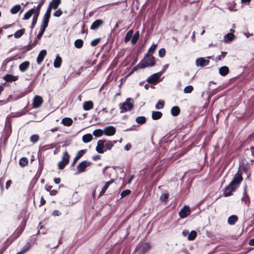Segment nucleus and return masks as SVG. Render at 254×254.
Instances as JSON below:
<instances>
[{
	"instance_id": "obj_1",
	"label": "nucleus",
	"mask_w": 254,
	"mask_h": 254,
	"mask_svg": "<svg viewBox=\"0 0 254 254\" xmlns=\"http://www.w3.org/2000/svg\"><path fill=\"white\" fill-rule=\"evenodd\" d=\"M243 181V177L240 173L237 172L234 176L233 179L230 184L225 187L223 191V194L225 196H229L232 194V192L234 191L238 188L239 185Z\"/></svg>"
},
{
	"instance_id": "obj_2",
	"label": "nucleus",
	"mask_w": 254,
	"mask_h": 254,
	"mask_svg": "<svg viewBox=\"0 0 254 254\" xmlns=\"http://www.w3.org/2000/svg\"><path fill=\"white\" fill-rule=\"evenodd\" d=\"M155 64V59L153 57H149L148 54L146 55L140 62L135 66L133 69H141L146 67L152 66Z\"/></svg>"
},
{
	"instance_id": "obj_3",
	"label": "nucleus",
	"mask_w": 254,
	"mask_h": 254,
	"mask_svg": "<svg viewBox=\"0 0 254 254\" xmlns=\"http://www.w3.org/2000/svg\"><path fill=\"white\" fill-rule=\"evenodd\" d=\"M36 14V9L35 6H34L32 8L29 9L28 11H27L24 15L23 17L22 18V20H27L30 19L32 15H33L32 17V21L31 23V29H33L35 26L38 17L40 15V13L38 14V15L35 16V14Z\"/></svg>"
},
{
	"instance_id": "obj_4",
	"label": "nucleus",
	"mask_w": 254,
	"mask_h": 254,
	"mask_svg": "<svg viewBox=\"0 0 254 254\" xmlns=\"http://www.w3.org/2000/svg\"><path fill=\"white\" fill-rule=\"evenodd\" d=\"M133 100L128 98L120 106L121 113H125L131 110L133 107Z\"/></svg>"
},
{
	"instance_id": "obj_5",
	"label": "nucleus",
	"mask_w": 254,
	"mask_h": 254,
	"mask_svg": "<svg viewBox=\"0 0 254 254\" xmlns=\"http://www.w3.org/2000/svg\"><path fill=\"white\" fill-rule=\"evenodd\" d=\"M91 164L92 163L90 162L87 161H82L77 166V173L79 174L84 172L86 168Z\"/></svg>"
},
{
	"instance_id": "obj_6",
	"label": "nucleus",
	"mask_w": 254,
	"mask_h": 254,
	"mask_svg": "<svg viewBox=\"0 0 254 254\" xmlns=\"http://www.w3.org/2000/svg\"><path fill=\"white\" fill-rule=\"evenodd\" d=\"M161 76L160 73L157 72L149 76L147 81L151 84H156L159 81V78Z\"/></svg>"
},
{
	"instance_id": "obj_7",
	"label": "nucleus",
	"mask_w": 254,
	"mask_h": 254,
	"mask_svg": "<svg viewBox=\"0 0 254 254\" xmlns=\"http://www.w3.org/2000/svg\"><path fill=\"white\" fill-rule=\"evenodd\" d=\"M43 103V100L42 98L40 96L36 95L33 100V107L34 108H38L42 105Z\"/></svg>"
},
{
	"instance_id": "obj_8",
	"label": "nucleus",
	"mask_w": 254,
	"mask_h": 254,
	"mask_svg": "<svg viewBox=\"0 0 254 254\" xmlns=\"http://www.w3.org/2000/svg\"><path fill=\"white\" fill-rule=\"evenodd\" d=\"M190 213V207L188 206H185L180 210L179 213V216L182 218H185L189 216Z\"/></svg>"
},
{
	"instance_id": "obj_9",
	"label": "nucleus",
	"mask_w": 254,
	"mask_h": 254,
	"mask_svg": "<svg viewBox=\"0 0 254 254\" xmlns=\"http://www.w3.org/2000/svg\"><path fill=\"white\" fill-rule=\"evenodd\" d=\"M209 61L204 58H199L196 60L195 65L196 66L204 67L208 65Z\"/></svg>"
},
{
	"instance_id": "obj_10",
	"label": "nucleus",
	"mask_w": 254,
	"mask_h": 254,
	"mask_svg": "<svg viewBox=\"0 0 254 254\" xmlns=\"http://www.w3.org/2000/svg\"><path fill=\"white\" fill-rule=\"evenodd\" d=\"M104 140H99L97 142V146L96 147V150L99 153H103L105 151H106V149H104Z\"/></svg>"
},
{
	"instance_id": "obj_11",
	"label": "nucleus",
	"mask_w": 254,
	"mask_h": 254,
	"mask_svg": "<svg viewBox=\"0 0 254 254\" xmlns=\"http://www.w3.org/2000/svg\"><path fill=\"white\" fill-rule=\"evenodd\" d=\"M103 130L104 134L107 136H112L114 135L116 132V128L112 126L105 127Z\"/></svg>"
},
{
	"instance_id": "obj_12",
	"label": "nucleus",
	"mask_w": 254,
	"mask_h": 254,
	"mask_svg": "<svg viewBox=\"0 0 254 254\" xmlns=\"http://www.w3.org/2000/svg\"><path fill=\"white\" fill-rule=\"evenodd\" d=\"M48 24H49V23L42 21V23L41 25L40 30L39 32V33L38 34L37 37L38 39H40L41 38V37H42L45 31L46 28L48 26Z\"/></svg>"
},
{
	"instance_id": "obj_13",
	"label": "nucleus",
	"mask_w": 254,
	"mask_h": 254,
	"mask_svg": "<svg viewBox=\"0 0 254 254\" xmlns=\"http://www.w3.org/2000/svg\"><path fill=\"white\" fill-rule=\"evenodd\" d=\"M52 9L53 8L49 4L46 12L44 15L42 21L49 23L50 18L51 17V13Z\"/></svg>"
},
{
	"instance_id": "obj_14",
	"label": "nucleus",
	"mask_w": 254,
	"mask_h": 254,
	"mask_svg": "<svg viewBox=\"0 0 254 254\" xmlns=\"http://www.w3.org/2000/svg\"><path fill=\"white\" fill-rule=\"evenodd\" d=\"M46 54L47 52L46 50H42L40 52L37 58V63L38 64H40L41 63L46 56Z\"/></svg>"
},
{
	"instance_id": "obj_15",
	"label": "nucleus",
	"mask_w": 254,
	"mask_h": 254,
	"mask_svg": "<svg viewBox=\"0 0 254 254\" xmlns=\"http://www.w3.org/2000/svg\"><path fill=\"white\" fill-rule=\"evenodd\" d=\"M30 66V63L28 61H25L21 63L19 66V70L21 72H25L26 71L28 68Z\"/></svg>"
},
{
	"instance_id": "obj_16",
	"label": "nucleus",
	"mask_w": 254,
	"mask_h": 254,
	"mask_svg": "<svg viewBox=\"0 0 254 254\" xmlns=\"http://www.w3.org/2000/svg\"><path fill=\"white\" fill-rule=\"evenodd\" d=\"M85 153V151L84 150H80L78 151L76 156L74 158L73 162L71 164V166H74L76 162L84 155Z\"/></svg>"
},
{
	"instance_id": "obj_17",
	"label": "nucleus",
	"mask_w": 254,
	"mask_h": 254,
	"mask_svg": "<svg viewBox=\"0 0 254 254\" xmlns=\"http://www.w3.org/2000/svg\"><path fill=\"white\" fill-rule=\"evenodd\" d=\"M103 21L101 19H97L95 20L91 25V29L92 30L97 29L101 25H102Z\"/></svg>"
},
{
	"instance_id": "obj_18",
	"label": "nucleus",
	"mask_w": 254,
	"mask_h": 254,
	"mask_svg": "<svg viewBox=\"0 0 254 254\" xmlns=\"http://www.w3.org/2000/svg\"><path fill=\"white\" fill-rule=\"evenodd\" d=\"M18 78V76H14L11 74H6L3 76V79L7 82L16 81Z\"/></svg>"
},
{
	"instance_id": "obj_19",
	"label": "nucleus",
	"mask_w": 254,
	"mask_h": 254,
	"mask_svg": "<svg viewBox=\"0 0 254 254\" xmlns=\"http://www.w3.org/2000/svg\"><path fill=\"white\" fill-rule=\"evenodd\" d=\"M93 107V103L91 101L85 102L83 104V108L85 111H89Z\"/></svg>"
},
{
	"instance_id": "obj_20",
	"label": "nucleus",
	"mask_w": 254,
	"mask_h": 254,
	"mask_svg": "<svg viewBox=\"0 0 254 254\" xmlns=\"http://www.w3.org/2000/svg\"><path fill=\"white\" fill-rule=\"evenodd\" d=\"M229 72V69L227 66H221L219 69V74L223 76L226 75Z\"/></svg>"
},
{
	"instance_id": "obj_21",
	"label": "nucleus",
	"mask_w": 254,
	"mask_h": 254,
	"mask_svg": "<svg viewBox=\"0 0 254 254\" xmlns=\"http://www.w3.org/2000/svg\"><path fill=\"white\" fill-rule=\"evenodd\" d=\"M235 38L234 34L228 33L224 37V41L225 43H229L233 41Z\"/></svg>"
},
{
	"instance_id": "obj_22",
	"label": "nucleus",
	"mask_w": 254,
	"mask_h": 254,
	"mask_svg": "<svg viewBox=\"0 0 254 254\" xmlns=\"http://www.w3.org/2000/svg\"><path fill=\"white\" fill-rule=\"evenodd\" d=\"M61 3V0H52L49 3L52 8L57 9Z\"/></svg>"
},
{
	"instance_id": "obj_23",
	"label": "nucleus",
	"mask_w": 254,
	"mask_h": 254,
	"mask_svg": "<svg viewBox=\"0 0 254 254\" xmlns=\"http://www.w3.org/2000/svg\"><path fill=\"white\" fill-rule=\"evenodd\" d=\"M162 113L160 111H152V118L154 120H157L162 117Z\"/></svg>"
},
{
	"instance_id": "obj_24",
	"label": "nucleus",
	"mask_w": 254,
	"mask_h": 254,
	"mask_svg": "<svg viewBox=\"0 0 254 254\" xmlns=\"http://www.w3.org/2000/svg\"><path fill=\"white\" fill-rule=\"evenodd\" d=\"M73 123L72 120L70 118H64L62 120V123L65 126L69 127L72 125Z\"/></svg>"
},
{
	"instance_id": "obj_25",
	"label": "nucleus",
	"mask_w": 254,
	"mask_h": 254,
	"mask_svg": "<svg viewBox=\"0 0 254 254\" xmlns=\"http://www.w3.org/2000/svg\"><path fill=\"white\" fill-rule=\"evenodd\" d=\"M104 141H105V148H106L105 149H106V150L111 149V148L113 146L114 143H115L116 142V141H112L106 140H104Z\"/></svg>"
},
{
	"instance_id": "obj_26",
	"label": "nucleus",
	"mask_w": 254,
	"mask_h": 254,
	"mask_svg": "<svg viewBox=\"0 0 254 254\" xmlns=\"http://www.w3.org/2000/svg\"><path fill=\"white\" fill-rule=\"evenodd\" d=\"M113 180H111L108 182H107L105 184V185H104V186L103 187V188H102L100 193V195H102L103 194H104V193H105V192L106 191V190H107V189L108 188V187H109V186L112 184L113 183Z\"/></svg>"
},
{
	"instance_id": "obj_27",
	"label": "nucleus",
	"mask_w": 254,
	"mask_h": 254,
	"mask_svg": "<svg viewBox=\"0 0 254 254\" xmlns=\"http://www.w3.org/2000/svg\"><path fill=\"white\" fill-rule=\"evenodd\" d=\"M62 62V58L59 56H57L54 62V66L56 68H59L61 66Z\"/></svg>"
},
{
	"instance_id": "obj_28",
	"label": "nucleus",
	"mask_w": 254,
	"mask_h": 254,
	"mask_svg": "<svg viewBox=\"0 0 254 254\" xmlns=\"http://www.w3.org/2000/svg\"><path fill=\"white\" fill-rule=\"evenodd\" d=\"M238 220V217L236 215H233L230 216L228 219V223L230 225H234Z\"/></svg>"
},
{
	"instance_id": "obj_29",
	"label": "nucleus",
	"mask_w": 254,
	"mask_h": 254,
	"mask_svg": "<svg viewBox=\"0 0 254 254\" xmlns=\"http://www.w3.org/2000/svg\"><path fill=\"white\" fill-rule=\"evenodd\" d=\"M171 114L173 116H177L180 113V108L178 106H174L171 110Z\"/></svg>"
},
{
	"instance_id": "obj_30",
	"label": "nucleus",
	"mask_w": 254,
	"mask_h": 254,
	"mask_svg": "<svg viewBox=\"0 0 254 254\" xmlns=\"http://www.w3.org/2000/svg\"><path fill=\"white\" fill-rule=\"evenodd\" d=\"M92 135L90 133L85 134L82 136V140L85 143H88L90 142L92 139Z\"/></svg>"
},
{
	"instance_id": "obj_31",
	"label": "nucleus",
	"mask_w": 254,
	"mask_h": 254,
	"mask_svg": "<svg viewBox=\"0 0 254 254\" xmlns=\"http://www.w3.org/2000/svg\"><path fill=\"white\" fill-rule=\"evenodd\" d=\"M21 5L20 4H16L13 6L10 9V12L15 14H16L21 9Z\"/></svg>"
},
{
	"instance_id": "obj_32",
	"label": "nucleus",
	"mask_w": 254,
	"mask_h": 254,
	"mask_svg": "<svg viewBox=\"0 0 254 254\" xmlns=\"http://www.w3.org/2000/svg\"><path fill=\"white\" fill-rule=\"evenodd\" d=\"M133 33V30H130L127 32V33L126 34V37L125 38V41L126 43H127L130 41V40L131 39V38L132 37Z\"/></svg>"
},
{
	"instance_id": "obj_33",
	"label": "nucleus",
	"mask_w": 254,
	"mask_h": 254,
	"mask_svg": "<svg viewBox=\"0 0 254 254\" xmlns=\"http://www.w3.org/2000/svg\"><path fill=\"white\" fill-rule=\"evenodd\" d=\"M242 201L246 204H248L250 202L249 196L248 195L246 191V187L244 188V191L243 192V197L242 198Z\"/></svg>"
},
{
	"instance_id": "obj_34",
	"label": "nucleus",
	"mask_w": 254,
	"mask_h": 254,
	"mask_svg": "<svg viewBox=\"0 0 254 254\" xmlns=\"http://www.w3.org/2000/svg\"><path fill=\"white\" fill-rule=\"evenodd\" d=\"M44 3V0H40L39 2L38 5L37 6H35V9H36V14H35V16H37L38 14L40 13L41 8L42 7V5H43Z\"/></svg>"
},
{
	"instance_id": "obj_35",
	"label": "nucleus",
	"mask_w": 254,
	"mask_h": 254,
	"mask_svg": "<svg viewBox=\"0 0 254 254\" xmlns=\"http://www.w3.org/2000/svg\"><path fill=\"white\" fill-rule=\"evenodd\" d=\"M146 121V118L144 116L137 117L135 119L136 122L141 125L144 124Z\"/></svg>"
},
{
	"instance_id": "obj_36",
	"label": "nucleus",
	"mask_w": 254,
	"mask_h": 254,
	"mask_svg": "<svg viewBox=\"0 0 254 254\" xmlns=\"http://www.w3.org/2000/svg\"><path fill=\"white\" fill-rule=\"evenodd\" d=\"M104 134V130L101 129H97L94 130L93 134L96 137H100Z\"/></svg>"
},
{
	"instance_id": "obj_37",
	"label": "nucleus",
	"mask_w": 254,
	"mask_h": 254,
	"mask_svg": "<svg viewBox=\"0 0 254 254\" xmlns=\"http://www.w3.org/2000/svg\"><path fill=\"white\" fill-rule=\"evenodd\" d=\"M69 156L67 153V152L65 151L63 155L62 156V160L63 162H64V163L68 164L69 162Z\"/></svg>"
},
{
	"instance_id": "obj_38",
	"label": "nucleus",
	"mask_w": 254,
	"mask_h": 254,
	"mask_svg": "<svg viewBox=\"0 0 254 254\" xmlns=\"http://www.w3.org/2000/svg\"><path fill=\"white\" fill-rule=\"evenodd\" d=\"M74 46L78 48H81L83 46V41L81 39H77L74 42Z\"/></svg>"
},
{
	"instance_id": "obj_39",
	"label": "nucleus",
	"mask_w": 254,
	"mask_h": 254,
	"mask_svg": "<svg viewBox=\"0 0 254 254\" xmlns=\"http://www.w3.org/2000/svg\"><path fill=\"white\" fill-rule=\"evenodd\" d=\"M139 37V32L138 31H137L133 35V37L131 39V43L133 45L135 44L136 43Z\"/></svg>"
},
{
	"instance_id": "obj_40",
	"label": "nucleus",
	"mask_w": 254,
	"mask_h": 254,
	"mask_svg": "<svg viewBox=\"0 0 254 254\" xmlns=\"http://www.w3.org/2000/svg\"><path fill=\"white\" fill-rule=\"evenodd\" d=\"M53 187L51 186H49L46 187V190L50 192V194L51 195H55L57 194L58 191L55 190H52Z\"/></svg>"
},
{
	"instance_id": "obj_41",
	"label": "nucleus",
	"mask_w": 254,
	"mask_h": 254,
	"mask_svg": "<svg viewBox=\"0 0 254 254\" xmlns=\"http://www.w3.org/2000/svg\"><path fill=\"white\" fill-rule=\"evenodd\" d=\"M25 31L24 29H21L17 31L14 34V37L16 38H20L22 36Z\"/></svg>"
},
{
	"instance_id": "obj_42",
	"label": "nucleus",
	"mask_w": 254,
	"mask_h": 254,
	"mask_svg": "<svg viewBox=\"0 0 254 254\" xmlns=\"http://www.w3.org/2000/svg\"><path fill=\"white\" fill-rule=\"evenodd\" d=\"M164 106V101L163 100H159L155 105V108L156 109H162Z\"/></svg>"
},
{
	"instance_id": "obj_43",
	"label": "nucleus",
	"mask_w": 254,
	"mask_h": 254,
	"mask_svg": "<svg viewBox=\"0 0 254 254\" xmlns=\"http://www.w3.org/2000/svg\"><path fill=\"white\" fill-rule=\"evenodd\" d=\"M39 139V135L37 134H33L30 138V141L33 143L37 142Z\"/></svg>"
},
{
	"instance_id": "obj_44",
	"label": "nucleus",
	"mask_w": 254,
	"mask_h": 254,
	"mask_svg": "<svg viewBox=\"0 0 254 254\" xmlns=\"http://www.w3.org/2000/svg\"><path fill=\"white\" fill-rule=\"evenodd\" d=\"M28 163V160L26 158H21L19 161V164L20 166L23 167L26 166Z\"/></svg>"
},
{
	"instance_id": "obj_45",
	"label": "nucleus",
	"mask_w": 254,
	"mask_h": 254,
	"mask_svg": "<svg viewBox=\"0 0 254 254\" xmlns=\"http://www.w3.org/2000/svg\"><path fill=\"white\" fill-rule=\"evenodd\" d=\"M193 87L192 85H188L185 87L184 92L185 93H190L193 91Z\"/></svg>"
},
{
	"instance_id": "obj_46",
	"label": "nucleus",
	"mask_w": 254,
	"mask_h": 254,
	"mask_svg": "<svg viewBox=\"0 0 254 254\" xmlns=\"http://www.w3.org/2000/svg\"><path fill=\"white\" fill-rule=\"evenodd\" d=\"M196 237V233L195 231H191L188 236V239L189 240L192 241Z\"/></svg>"
},
{
	"instance_id": "obj_47",
	"label": "nucleus",
	"mask_w": 254,
	"mask_h": 254,
	"mask_svg": "<svg viewBox=\"0 0 254 254\" xmlns=\"http://www.w3.org/2000/svg\"><path fill=\"white\" fill-rule=\"evenodd\" d=\"M227 54V52H221V55H218L215 59V61L217 62V61H221L222 59H223L224 58H225V57L226 56Z\"/></svg>"
},
{
	"instance_id": "obj_48",
	"label": "nucleus",
	"mask_w": 254,
	"mask_h": 254,
	"mask_svg": "<svg viewBox=\"0 0 254 254\" xmlns=\"http://www.w3.org/2000/svg\"><path fill=\"white\" fill-rule=\"evenodd\" d=\"M149 248H150V246H149V244H148L147 243H144L142 245V247H141L142 251L143 252H146L149 249Z\"/></svg>"
},
{
	"instance_id": "obj_49",
	"label": "nucleus",
	"mask_w": 254,
	"mask_h": 254,
	"mask_svg": "<svg viewBox=\"0 0 254 254\" xmlns=\"http://www.w3.org/2000/svg\"><path fill=\"white\" fill-rule=\"evenodd\" d=\"M31 247V244L29 242H27L25 246L22 248L21 252L23 253L27 251Z\"/></svg>"
},
{
	"instance_id": "obj_50",
	"label": "nucleus",
	"mask_w": 254,
	"mask_h": 254,
	"mask_svg": "<svg viewBox=\"0 0 254 254\" xmlns=\"http://www.w3.org/2000/svg\"><path fill=\"white\" fill-rule=\"evenodd\" d=\"M100 41V38L95 39L91 42L90 44L92 46H93V47L96 46V45H97L98 44Z\"/></svg>"
},
{
	"instance_id": "obj_51",
	"label": "nucleus",
	"mask_w": 254,
	"mask_h": 254,
	"mask_svg": "<svg viewBox=\"0 0 254 254\" xmlns=\"http://www.w3.org/2000/svg\"><path fill=\"white\" fill-rule=\"evenodd\" d=\"M130 193V190H125L123 191L121 194V198L125 197L126 196L128 195Z\"/></svg>"
},
{
	"instance_id": "obj_52",
	"label": "nucleus",
	"mask_w": 254,
	"mask_h": 254,
	"mask_svg": "<svg viewBox=\"0 0 254 254\" xmlns=\"http://www.w3.org/2000/svg\"><path fill=\"white\" fill-rule=\"evenodd\" d=\"M62 14L63 11L61 10V9H59L54 13L53 15L55 17H59L61 16L62 15Z\"/></svg>"
},
{
	"instance_id": "obj_53",
	"label": "nucleus",
	"mask_w": 254,
	"mask_h": 254,
	"mask_svg": "<svg viewBox=\"0 0 254 254\" xmlns=\"http://www.w3.org/2000/svg\"><path fill=\"white\" fill-rule=\"evenodd\" d=\"M165 53H166L165 49L164 48H161L159 51V56L160 58H163L165 55Z\"/></svg>"
},
{
	"instance_id": "obj_54",
	"label": "nucleus",
	"mask_w": 254,
	"mask_h": 254,
	"mask_svg": "<svg viewBox=\"0 0 254 254\" xmlns=\"http://www.w3.org/2000/svg\"><path fill=\"white\" fill-rule=\"evenodd\" d=\"M67 163H64L63 161H61L58 163V167L59 169L62 170L64 168V167L67 165Z\"/></svg>"
},
{
	"instance_id": "obj_55",
	"label": "nucleus",
	"mask_w": 254,
	"mask_h": 254,
	"mask_svg": "<svg viewBox=\"0 0 254 254\" xmlns=\"http://www.w3.org/2000/svg\"><path fill=\"white\" fill-rule=\"evenodd\" d=\"M157 48V44H153L149 49L148 52H154Z\"/></svg>"
},
{
	"instance_id": "obj_56",
	"label": "nucleus",
	"mask_w": 254,
	"mask_h": 254,
	"mask_svg": "<svg viewBox=\"0 0 254 254\" xmlns=\"http://www.w3.org/2000/svg\"><path fill=\"white\" fill-rule=\"evenodd\" d=\"M168 198V195L167 193L163 194L161 196V199L164 201H166Z\"/></svg>"
},
{
	"instance_id": "obj_57",
	"label": "nucleus",
	"mask_w": 254,
	"mask_h": 254,
	"mask_svg": "<svg viewBox=\"0 0 254 254\" xmlns=\"http://www.w3.org/2000/svg\"><path fill=\"white\" fill-rule=\"evenodd\" d=\"M61 213L58 210H55L52 213V215L54 216H59L61 215Z\"/></svg>"
},
{
	"instance_id": "obj_58",
	"label": "nucleus",
	"mask_w": 254,
	"mask_h": 254,
	"mask_svg": "<svg viewBox=\"0 0 254 254\" xmlns=\"http://www.w3.org/2000/svg\"><path fill=\"white\" fill-rule=\"evenodd\" d=\"M168 64H165L163 66V69H162V70L161 71L159 72V73H160L161 75L166 71V70L168 68Z\"/></svg>"
},
{
	"instance_id": "obj_59",
	"label": "nucleus",
	"mask_w": 254,
	"mask_h": 254,
	"mask_svg": "<svg viewBox=\"0 0 254 254\" xmlns=\"http://www.w3.org/2000/svg\"><path fill=\"white\" fill-rule=\"evenodd\" d=\"M12 184V181L11 180H8L6 182V185H5V188L7 190L8 189L9 187L10 186V185Z\"/></svg>"
},
{
	"instance_id": "obj_60",
	"label": "nucleus",
	"mask_w": 254,
	"mask_h": 254,
	"mask_svg": "<svg viewBox=\"0 0 254 254\" xmlns=\"http://www.w3.org/2000/svg\"><path fill=\"white\" fill-rule=\"evenodd\" d=\"M131 147V145L130 143H127L126 144V145L125 146L124 149L126 150H129Z\"/></svg>"
},
{
	"instance_id": "obj_61",
	"label": "nucleus",
	"mask_w": 254,
	"mask_h": 254,
	"mask_svg": "<svg viewBox=\"0 0 254 254\" xmlns=\"http://www.w3.org/2000/svg\"><path fill=\"white\" fill-rule=\"evenodd\" d=\"M46 146L47 147L48 149L53 148H54L56 147V144H50L46 145Z\"/></svg>"
},
{
	"instance_id": "obj_62",
	"label": "nucleus",
	"mask_w": 254,
	"mask_h": 254,
	"mask_svg": "<svg viewBox=\"0 0 254 254\" xmlns=\"http://www.w3.org/2000/svg\"><path fill=\"white\" fill-rule=\"evenodd\" d=\"M100 158V156L98 155H95L92 157V159L95 161H96V160L99 159Z\"/></svg>"
},
{
	"instance_id": "obj_63",
	"label": "nucleus",
	"mask_w": 254,
	"mask_h": 254,
	"mask_svg": "<svg viewBox=\"0 0 254 254\" xmlns=\"http://www.w3.org/2000/svg\"><path fill=\"white\" fill-rule=\"evenodd\" d=\"M54 182L56 184H59L61 182V179L60 178H56L54 179Z\"/></svg>"
},
{
	"instance_id": "obj_64",
	"label": "nucleus",
	"mask_w": 254,
	"mask_h": 254,
	"mask_svg": "<svg viewBox=\"0 0 254 254\" xmlns=\"http://www.w3.org/2000/svg\"><path fill=\"white\" fill-rule=\"evenodd\" d=\"M249 244L250 246H254V238L249 241Z\"/></svg>"
}]
</instances>
